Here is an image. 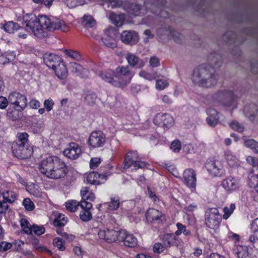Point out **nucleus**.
<instances>
[{
	"label": "nucleus",
	"instance_id": "f257e3e1",
	"mask_svg": "<svg viewBox=\"0 0 258 258\" xmlns=\"http://www.w3.org/2000/svg\"><path fill=\"white\" fill-rule=\"evenodd\" d=\"M208 64L200 65L192 74L194 83L205 88H210L217 84L219 75L215 69L222 66L223 60L219 53L214 52L208 55Z\"/></svg>",
	"mask_w": 258,
	"mask_h": 258
},
{
	"label": "nucleus",
	"instance_id": "f03ea898",
	"mask_svg": "<svg viewBox=\"0 0 258 258\" xmlns=\"http://www.w3.org/2000/svg\"><path fill=\"white\" fill-rule=\"evenodd\" d=\"M24 20L26 27L38 38L47 35L45 30L49 31L60 30L63 32H67L69 30L63 21L56 18H49L44 15H39L37 18L35 15L30 14L25 17Z\"/></svg>",
	"mask_w": 258,
	"mask_h": 258
},
{
	"label": "nucleus",
	"instance_id": "7ed1b4c3",
	"mask_svg": "<svg viewBox=\"0 0 258 258\" xmlns=\"http://www.w3.org/2000/svg\"><path fill=\"white\" fill-rule=\"evenodd\" d=\"M38 168L41 173L54 179L64 177L67 172L65 163L57 156H49L42 160Z\"/></svg>",
	"mask_w": 258,
	"mask_h": 258
},
{
	"label": "nucleus",
	"instance_id": "20e7f679",
	"mask_svg": "<svg viewBox=\"0 0 258 258\" xmlns=\"http://www.w3.org/2000/svg\"><path fill=\"white\" fill-rule=\"evenodd\" d=\"M115 73L114 86L117 88H123L126 87L134 76V73L127 66L117 67L115 70Z\"/></svg>",
	"mask_w": 258,
	"mask_h": 258
},
{
	"label": "nucleus",
	"instance_id": "39448f33",
	"mask_svg": "<svg viewBox=\"0 0 258 258\" xmlns=\"http://www.w3.org/2000/svg\"><path fill=\"white\" fill-rule=\"evenodd\" d=\"M213 99L225 106H231L234 102L235 96L233 92L227 90H220L212 96Z\"/></svg>",
	"mask_w": 258,
	"mask_h": 258
},
{
	"label": "nucleus",
	"instance_id": "423d86ee",
	"mask_svg": "<svg viewBox=\"0 0 258 258\" xmlns=\"http://www.w3.org/2000/svg\"><path fill=\"white\" fill-rule=\"evenodd\" d=\"M221 221L218 210L216 208L209 209L206 212L205 223L211 229L217 228Z\"/></svg>",
	"mask_w": 258,
	"mask_h": 258
},
{
	"label": "nucleus",
	"instance_id": "0eeeda50",
	"mask_svg": "<svg viewBox=\"0 0 258 258\" xmlns=\"http://www.w3.org/2000/svg\"><path fill=\"white\" fill-rule=\"evenodd\" d=\"M138 159L139 156L137 151L128 152L124 161L123 168L127 169L131 166H133L134 169L144 168L146 165V163Z\"/></svg>",
	"mask_w": 258,
	"mask_h": 258
},
{
	"label": "nucleus",
	"instance_id": "6e6552de",
	"mask_svg": "<svg viewBox=\"0 0 258 258\" xmlns=\"http://www.w3.org/2000/svg\"><path fill=\"white\" fill-rule=\"evenodd\" d=\"M12 150L14 156L18 158L24 159L30 157L33 153V149L29 145H20L13 143Z\"/></svg>",
	"mask_w": 258,
	"mask_h": 258
},
{
	"label": "nucleus",
	"instance_id": "1a4fd4ad",
	"mask_svg": "<svg viewBox=\"0 0 258 258\" xmlns=\"http://www.w3.org/2000/svg\"><path fill=\"white\" fill-rule=\"evenodd\" d=\"M8 99L9 103L14 105V108H18V110H23L27 105L26 97L18 92L11 93Z\"/></svg>",
	"mask_w": 258,
	"mask_h": 258
},
{
	"label": "nucleus",
	"instance_id": "9d476101",
	"mask_svg": "<svg viewBox=\"0 0 258 258\" xmlns=\"http://www.w3.org/2000/svg\"><path fill=\"white\" fill-rule=\"evenodd\" d=\"M105 142V136L101 131L92 132L88 141L89 146L93 148L103 147Z\"/></svg>",
	"mask_w": 258,
	"mask_h": 258
},
{
	"label": "nucleus",
	"instance_id": "9b49d317",
	"mask_svg": "<svg viewBox=\"0 0 258 258\" xmlns=\"http://www.w3.org/2000/svg\"><path fill=\"white\" fill-rule=\"evenodd\" d=\"M120 230L103 229L99 231L98 235L100 239H103L108 243H112L116 240L118 241Z\"/></svg>",
	"mask_w": 258,
	"mask_h": 258
},
{
	"label": "nucleus",
	"instance_id": "f8f14e48",
	"mask_svg": "<svg viewBox=\"0 0 258 258\" xmlns=\"http://www.w3.org/2000/svg\"><path fill=\"white\" fill-rule=\"evenodd\" d=\"M118 241L123 242L125 246L130 247H135L138 243L137 238L124 230H120Z\"/></svg>",
	"mask_w": 258,
	"mask_h": 258
},
{
	"label": "nucleus",
	"instance_id": "ddd939ff",
	"mask_svg": "<svg viewBox=\"0 0 258 258\" xmlns=\"http://www.w3.org/2000/svg\"><path fill=\"white\" fill-rule=\"evenodd\" d=\"M184 183L189 187L195 189L196 186L197 178L195 171L191 169H186L183 174Z\"/></svg>",
	"mask_w": 258,
	"mask_h": 258
},
{
	"label": "nucleus",
	"instance_id": "4468645a",
	"mask_svg": "<svg viewBox=\"0 0 258 258\" xmlns=\"http://www.w3.org/2000/svg\"><path fill=\"white\" fill-rule=\"evenodd\" d=\"M222 185L227 192L231 193L239 188L240 183L237 179L228 176L223 180Z\"/></svg>",
	"mask_w": 258,
	"mask_h": 258
},
{
	"label": "nucleus",
	"instance_id": "2eb2a0df",
	"mask_svg": "<svg viewBox=\"0 0 258 258\" xmlns=\"http://www.w3.org/2000/svg\"><path fill=\"white\" fill-rule=\"evenodd\" d=\"M43 59L46 65L52 69L63 62L58 55L53 53H45L43 55Z\"/></svg>",
	"mask_w": 258,
	"mask_h": 258
},
{
	"label": "nucleus",
	"instance_id": "dca6fc26",
	"mask_svg": "<svg viewBox=\"0 0 258 258\" xmlns=\"http://www.w3.org/2000/svg\"><path fill=\"white\" fill-rule=\"evenodd\" d=\"M81 150L79 145L75 143L70 144L63 151V154L68 158L72 160L77 159L80 155Z\"/></svg>",
	"mask_w": 258,
	"mask_h": 258
},
{
	"label": "nucleus",
	"instance_id": "f3484780",
	"mask_svg": "<svg viewBox=\"0 0 258 258\" xmlns=\"http://www.w3.org/2000/svg\"><path fill=\"white\" fill-rule=\"evenodd\" d=\"M120 39L124 43L133 45L138 42L139 36L135 31L124 30L120 35Z\"/></svg>",
	"mask_w": 258,
	"mask_h": 258
},
{
	"label": "nucleus",
	"instance_id": "a211bd4d",
	"mask_svg": "<svg viewBox=\"0 0 258 258\" xmlns=\"http://www.w3.org/2000/svg\"><path fill=\"white\" fill-rule=\"evenodd\" d=\"M220 165L219 162L212 160H208L205 164L208 172L213 176H220L222 173V169Z\"/></svg>",
	"mask_w": 258,
	"mask_h": 258
},
{
	"label": "nucleus",
	"instance_id": "6ab92c4d",
	"mask_svg": "<svg viewBox=\"0 0 258 258\" xmlns=\"http://www.w3.org/2000/svg\"><path fill=\"white\" fill-rule=\"evenodd\" d=\"M125 58L128 65L132 67L141 68L145 65L143 60L140 59L137 56L133 53H127L125 55Z\"/></svg>",
	"mask_w": 258,
	"mask_h": 258
},
{
	"label": "nucleus",
	"instance_id": "aec40b11",
	"mask_svg": "<svg viewBox=\"0 0 258 258\" xmlns=\"http://www.w3.org/2000/svg\"><path fill=\"white\" fill-rule=\"evenodd\" d=\"M177 245L178 240L173 233H166L162 237V248Z\"/></svg>",
	"mask_w": 258,
	"mask_h": 258
},
{
	"label": "nucleus",
	"instance_id": "412c9836",
	"mask_svg": "<svg viewBox=\"0 0 258 258\" xmlns=\"http://www.w3.org/2000/svg\"><path fill=\"white\" fill-rule=\"evenodd\" d=\"M248 184L250 187L255 188L256 194L254 196L255 201H258V167L253 169V174L249 177Z\"/></svg>",
	"mask_w": 258,
	"mask_h": 258
},
{
	"label": "nucleus",
	"instance_id": "4be33fe9",
	"mask_svg": "<svg viewBox=\"0 0 258 258\" xmlns=\"http://www.w3.org/2000/svg\"><path fill=\"white\" fill-rule=\"evenodd\" d=\"M70 69L72 72L75 73L77 75L82 78L87 77L88 76V71L82 67V66L76 62H71L70 63Z\"/></svg>",
	"mask_w": 258,
	"mask_h": 258
},
{
	"label": "nucleus",
	"instance_id": "5701e85b",
	"mask_svg": "<svg viewBox=\"0 0 258 258\" xmlns=\"http://www.w3.org/2000/svg\"><path fill=\"white\" fill-rule=\"evenodd\" d=\"M99 75L103 80L114 86V82L115 81V70H108L105 71L100 72Z\"/></svg>",
	"mask_w": 258,
	"mask_h": 258
},
{
	"label": "nucleus",
	"instance_id": "b1692460",
	"mask_svg": "<svg viewBox=\"0 0 258 258\" xmlns=\"http://www.w3.org/2000/svg\"><path fill=\"white\" fill-rule=\"evenodd\" d=\"M105 178V176L103 174H99L95 172H90L86 177L87 182L91 184H100L102 181L100 179Z\"/></svg>",
	"mask_w": 258,
	"mask_h": 258
},
{
	"label": "nucleus",
	"instance_id": "393cba45",
	"mask_svg": "<svg viewBox=\"0 0 258 258\" xmlns=\"http://www.w3.org/2000/svg\"><path fill=\"white\" fill-rule=\"evenodd\" d=\"M208 112L210 114L206 118V121L209 126L214 127L216 126L219 122L218 112L213 109H209L208 110Z\"/></svg>",
	"mask_w": 258,
	"mask_h": 258
},
{
	"label": "nucleus",
	"instance_id": "a878e982",
	"mask_svg": "<svg viewBox=\"0 0 258 258\" xmlns=\"http://www.w3.org/2000/svg\"><path fill=\"white\" fill-rule=\"evenodd\" d=\"M249 118L251 120L258 121V106L254 104H251L245 107Z\"/></svg>",
	"mask_w": 258,
	"mask_h": 258
},
{
	"label": "nucleus",
	"instance_id": "bb28decb",
	"mask_svg": "<svg viewBox=\"0 0 258 258\" xmlns=\"http://www.w3.org/2000/svg\"><path fill=\"white\" fill-rule=\"evenodd\" d=\"M161 217V213L155 209H149L146 214L147 220L153 223L159 220Z\"/></svg>",
	"mask_w": 258,
	"mask_h": 258
},
{
	"label": "nucleus",
	"instance_id": "cd10ccee",
	"mask_svg": "<svg viewBox=\"0 0 258 258\" xmlns=\"http://www.w3.org/2000/svg\"><path fill=\"white\" fill-rule=\"evenodd\" d=\"M52 70L59 79L64 80L67 78L68 74V70L63 62Z\"/></svg>",
	"mask_w": 258,
	"mask_h": 258
},
{
	"label": "nucleus",
	"instance_id": "c85d7f7f",
	"mask_svg": "<svg viewBox=\"0 0 258 258\" xmlns=\"http://www.w3.org/2000/svg\"><path fill=\"white\" fill-rule=\"evenodd\" d=\"M109 19L114 25L120 27L123 24L125 16L124 14L116 15L114 13H111L109 15Z\"/></svg>",
	"mask_w": 258,
	"mask_h": 258
},
{
	"label": "nucleus",
	"instance_id": "c756f323",
	"mask_svg": "<svg viewBox=\"0 0 258 258\" xmlns=\"http://www.w3.org/2000/svg\"><path fill=\"white\" fill-rule=\"evenodd\" d=\"M1 196L4 201L8 203L12 204L17 199V194L15 192L9 190H6L2 192Z\"/></svg>",
	"mask_w": 258,
	"mask_h": 258
},
{
	"label": "nucleus",
	"instance_id": "7c9ffc66",
	"mask_svg": "<svg viewBox=\"0 0 258 258\" xmlns=\"http://www.w3.org/2000/svg\"><path fill=\"white\" fill-rule=\"evenodd\" d=\"M82 25L86 28H92L96 24L93 17L89 15H85L82 18Z\"/></svg>",
	"mask_w": 258,
	"mask_h": 258
},
{
	"label": "nucleus",
	"instance_id": "2f4dec72",
	"mask_svg": "<svg viewBox=\"0 0 258 258\" xmlns=\"http://www.w3.org/2000/svg\"><path fill=\"white\" fill-rule=\"evenodd\" d=\"M104 206H107V209L109 210H116L120 205V201L118 197H111L110 198V202L104 203L103 205Z\"/></svg>",
	"mask_w": 258,
	"mask_h": 258
},
{
	"label": "nucleus",
	"instance_id": "473e14b6",
	"mask_svg": "<svg viewBox=\"0 0 258 258\" xmlns=\"http://www.w3.org/2000/svg\"><path fill=\"white\" fill-rule=\"evenodd\" d=\"M235 253L238 258H247L249 255L248 248L246 246L238 245Z\"/></svg>",
	"mask_w": 258,
	"mask_h": 258
},
{
	"label": "nucleus",
	"instance_id": "72a5a7b5",
	"mask_svg": "<svg viewBox=\"0 0 258 258\" xmlns=\"http://www.w3.org/2000/svg\"><path fill=\"white\" fill-rule=\"evenodd\" d=\"M22 111L18 110V108H9L7 111V116L13 120H17L22 117Z\"/></svg>",
	"mask_w": 258,
	"mask_h": 258
},
{
	"label": "nucleus",
	"instance_id": "f704fd0d",
	"mask_svg": "<svg viewBox=\"0 0 258 258\" xmlns=\"http://www.w3.org/2000/svg\"><path fill=\"white\" fill-rule=\"evenodd\" d=\"M68 222L67 218L64 215L58 213L56 215V218L53 221V224L57 227L64 226Z\"/></svg>",
	"mask_w": 258,
	"mask_h": 258
},
{
	"label": "nucleus",
	"instance_id": "c9c22d12",
	"mask_svg": "<svg viewBox=\"0 0 258 258\" xmlns=\"http://www.w3.org/2000/svg\"><path fill=\"white\" fill-rule=\"evenodd\" d=\"M162 122L164 127L169 128L173 126L174 120L170 114L165 113L162 114Z\"/></svg>",
	"mask_w": 258,
	"mask_h": 258
},
{
	"label": "nucleus",
	"instance_id": "e433bc0d",
	"mask_svg": "<svg viewBox=\"0 0 258 258\" xmlns=\"http://www.w3.org/2000/svg\"><path fill=\"white\" fill-rule=\"evenodd\" d=\"M28 135L26 133H18L17 135V141L13 143H17V144L20 145H29L28 143Z\"/></svg>",
	"mask_w": 258,
	"mask_h": 258
},
{
	"label": "nucleus",
	"instance_id": "4c0bfd02",
	"mask_svg": "<svg viewBox=\"0 0 258 258\" xmlns=\"http://www.w3.org/2000/svg\"><path fill=\"white\" fill-rule=\"evenodd\" d=\"M20 28V27L17 23L12 21L6 23L4 26L5 31L9 33H13L15 31L19 30Z\"/></svg>",
	"mask_w": 258,
	"mask_h": 258
},
{
	"label": "nucleus",
	"instance_id": "58836bf2",
	"mask_svg": "<svg viewBox=\"0 0 258 258\" xmlns=\"http://www.w3.org/2000/svg\"><path fill=\"white\" fill-rule=\"evenodd\" d=\"M81 195L82 200H89L93 201L95 199V195L94 194L90 191L88 187H83L81 190Z\"/></svg>",
	"mask_w": 258,
	"mask_h": 258
},
{
	"label": "nucleus",
	"instance_id": "ea45409f",
	"mask_svg": "<svg viewBox=\"0 0 258 258\" xmlns=\"http://www.w3.org/2000/svg\"><path fill=\"white\" fill-rule=\"evenodd\" d=\"M79 203L76 200H69L66 203L67 210L71 212H75L79 207Z\"/></svg>",
	"mask_w": 258,
	"mask_h": 258
},
{
	"label": "nucleus",
	"instance_id": "a19ab883",
	"mask_svg": "<svg viewBox=\"0 0 258 258\" xmlns=\"http://www.w3.org/2000/svg\"><path fill=\"white\" fill-rule=\"evenodd\" d=\"M20 225L23 231L27 234H31L32 225L29 223L28 221L23 218L20 221Z\"/></svg>",
	"mask_w": 258,
	"mask_h": 258
},
{
	"label": "nucleus",
	"instance_id": "79ce46f5",
	"mask_svg": "<svg viewBox=\"0 0 258 258\" xmlns=\"http://www.w3.org/2000/svg\"><path fill=\"white\" fill-rule=\"evenodd\" d=\"M226 159L230 166H234L237 163V158L231 152L228 151L225 154Z\"/></svg>",
	"mask_w": 258,
	"mask_h": 258
},
{
	"label": "nucleus",
	"instance_id": "37998d69",
	"mask_svg": "<svg viewBox=\"0 0 258 258\" xmlns=\"http://www.w3.org/2000/svg\"><path fill=\"white\" fill-rule=\"evenodd\" d=\"M244 145L246 147L255 150L258 153V142L253 139H248L244 141Z\"/></svg>",
	"mask_w": 258,
	"mask_h": 258
},
{
	"label": "nucleus",
	"instance_id": "c03bdc74",
	"mask_svg": "<svg viewBox=\"0 0 258 258\" xmlns=\"http://www.w3.org/2000/svg\"><path fill=\"white\" fill-rule=\"evenodd\" d=\"M80 219L85 222L90 221L92 218V214L90 211L88 210H82L80 213Z\"/></svg>",
	"mask_w": 258,
	"mask_h": 258
},
{
	"label": "nucleus",
	"instance_id": "a18cd8bd",
	"mask_svg": "<svg viewBox=\"0 0 258 258\" xmlns=\"http://www.w3.org/2000/svg\"><path fill=\"white\" fill-rule=\"evenodd\" d=\"M85 0H66V4L70 8H74L78 6L83 5Z\"/></svg>",
	"mask_w": 258,
	"mask_h": 258
},
{
	"label": "nucleus",
	"instance_id": "49530a36",
	"mask_svg": "<svg viewBox=\"0 0 258 258\" xmlns=\"http://www.w3.org/2000/svg\"><path fill=\"white\" fill-rule=\"evenodd\" d=\"M31 234L34 233L37 235H40L45 232V228L43 226H38L36 225H32L31 227Z\"/></svg>",
	"mask_w": 258,
	"mask_h": 258
},
{
	"label": "nucleus",
	"instance_id": "de8ad7c7",
	"mask_svg": "<svg viewBox=\"0 0 258 258\" xmlns=\"http://www.w3.org/2000/svg\"><path fill=\"white\" fill-rule=\"evenodd\" d=\"M235 209V205L234 204H231L230 205V208L225 207L223 209V212L224 213L223 217L224 219H227L232 214L233 212Z\"/></svg>",
	"mask_w": 258,
	"mask_h": 258
},
{
	"label": "nucleus",
	"instance_id": "09e8293b",
	"mask_svg": "<svg viewBox=\"0 0 258 258\" xmlns=\"http://www.w3.org/2000/svg\"><path fill=\"white\" fill-rule=\"evenodd\" d=\"M64 52L68 56L77 60H79L81 59V56L79 52L75 50L66 49Z\"/></svg>",
	"mask_w": 258,
	"mask_h": 258
},
{
	"label": "nucleus",
	"instance_id": "8fccbe9b",
	"mask_svg": "<svg viewBox=\"0 0 258 258\" xmlns=\"http://www.w3.org/2000/svg\"><path fill=\"white\" fill-rule=\"evenodd\" d=\"M53 244L60 251H63L65 249L64 242L62 241V239L61 238L56 237L54 238L53 239Z\"/></svg>",
	"mask_w": 258,
	"mask_h": 258
},
{
	"label": "nucleus",
	"instance_id": "3c124183",
	"mask_svg": "<svg viewBox=\"0 0 258 258\" xmlns=\"http://www.w3.org/2000/svg\"><path fill=\"white\" fill-rule=\"evenodd\" d=\"M96 99L97 96L94 93L88 94L85 97L86 102L90 105H94L95 103Z\"/></svg>",
	"mask_w": 258,
	"mask_h": 258
},
{
	"label": "nucleus",
	"instance_id": "603ef678",
	"mask_svg": "<svg viewBox=\"0 0 258 258\" xmlns=\"http://www.w3.org/2000/svg\"><path fill=\"white\" fill-rule=\"evenodd\" d=\"M139 76L148 80H152L156 79V76L155 74H150L144 70L140 71Z\"/></svg>",
	"mask_w": 258,
	"mask_h": 258
},
{
	"label": "nucleus",
	"instance_id": "864d4df0",
	"mask_svg": "<svg viewBox=\"0 0 258 258\" xmlns=\"http://www.w3.org/2000/svg\"><path fill=\"white\" fill-rule=\"evenodd\" d=\"M23 205L28 211H32L34 208V204L30 199H25L23 202Z\"/></svg>",
	"mask_w": 258,
	"mask_h": 258
},
{
	"label": "nucleus",
	"instance_id": "5fc2aeb1",
	"mask_svg": "<svg viewBox=\"0 0 258 258\" xmlns=\"http://www.w3.org/2000/svg\"><path fill=\"white\" fill-rule=\"evenodd\" d=\"M249 240L252 244L253 247H258V233L253 232V234L250 235Z\"/></svg>",
	"mask_w": 258,
	"mask_h": 258
},
{
	"label": "nucleus",
	"instance_id": "6e6d98bb",
	"mask_svg": "<svg viewBox=\"0 0 258 258\" xmlns=\"http://www.w3.org/2000/svg\"><path fill=\"white\" fill-rule=\"evenodd\" d=\"M230 126L233 130L236 131L238 132H242L244 130V127L238 122L233 121L230 124Z\"/></svg>",
	"mask_w": 258,
	"mask_h": 258
},
{
	"label": "nucleus",
	"instance_id": "4d7b16f0",
	"mask_svg": "<svg viewBox=\"0 0 258 258\" xmlns=\"http://www.w3.org/2000/svg\"><path fill=\"white\" fill-rule=\"evenodd\" d=\"M181 148L180 142L179 140H174L171 144L170 148L174 152H178Z\"/></svg>",
	"mask_w": 258,
	"mask_h": 258
},
{
	"label": "nucleus",
	"instance_id": "13d9d810",
	"mask_svg": "<svg viewBox=\"0 0 258 258\" xmlns=\"http://www.w3.org/2000/svg\"><path fill=\"white\" fill-rule=\"evenodd\" d=\"M104 44L107 47L110 48H114L116 46L115 40L111 38L107 37L103 39Z\"/></svg>",
	"mask_w": 258,
	"mask_h": 258
},
{
	"label": "nucleus",
	"instance_id": "bf43d9fd",
	"mask_svg": "<svg viewBox=\"0 0 258 258\" xmlns=\"http://www.w3.org/2000/svg\"><path fill=\"white\" fill-rule=\"evenodd\" d=\"M169 33L176 43H181L180 34L172 29L170 30Z\"/></svg>",
	"mask_w": 258,
	"mask_h": 258
},
{
	"label": "nucleus",
	"instance_id": "052dcab7",
	"mask_svg": "<svg viewBox=\"0 0 258 258\" xmlns=\"http://www.w3.org/2000/svg\"><path fill=\"white\" fill-rule=\"evenodd\" d=\"M54 102L51 98L45 100L44 101V106L46 108V110L49 112L52 110L54 105Z\"/></svg>",
	"mask_w": 258,
	"mask_h": 258
},
{
	"label": "nucleus",
	"instance_id": "680f3d73",
	"mask_svg": "<svg viewBox=\"0 0 258 258\" xmlns=\"http://www.w3.org/2000/svg\"><path fill=\"white\" fill-rule=\"evenodd\" d=\"M147 192L149 197L152 199L155 203H157L159 202V199L156 196L155 192L153 191L150 187H148Z\"/></svg>",
	"mask_w": 258,
	"mask_h": 258
},
{
	"label": "nucleus",
	"instance_id": "e2e57ef3",
	"mask_svg": "<svg viewBox=\"0 0 258 258\" xmlns=\"http://www.w3.org/2000/svg\"><path fill=\"white\" fill-rule=\"evenodd\" d=\"M108 4V7L114 8L120 6L122 2L120 0H103Z\"/></svg>",
	"mask_w": 258,
	"mask_h": 258
},
{
	"label": "nucleus",
	"instance_id": "0e129e2a",
	"mask_svg": "<svg viewBox=\"0 0 258 258\" xmlns=\"http://www.w3.org/2000/svg\"><path fill=\"white\" fill-rule=\"evenodd\" d=\"M101 159L100 158H92L90 161V166L91 169L97 168L100 164Z\"/></svg>",
	"mask_w": 258,
	"mask_h": 258
},
{
	"label": "nucleus",
	"instance_id": "69168bd1",
	"mask_svg": "<svg viewBox=\"0 0 258 258\" xmlns=\"http://www.w3.org/2000/svg\"><path fill=\"white\" fill-rule=\"evenodd\" d=\"M235 37L234 33L232 31L226 32L223 36V39L224 41L228 42L232 40Z\"/></svg>",
	"mask_w": 258,
	"mask_h": 258
},
{
	"label": "nucleus",
	"instance_id": "338daca9",
	"mask_svg": "<svg viewBox=\"0 0 258 258\" xmlns=\"http://www.w3.org/2000/svg\"><path fill=\"white\" fill-rule=\"evenodd\" d=\"M246 161L248 163L253 166V169H252V173L250 175H252L253 174V169L255 167H258L256 165L257 161V159L252 156H248L246 158Z\"/></svg>",
	"mask_w": 258,
	"mask_h": 258
},
{
	"label": "nucleus",
	"instance_id": "774afa93",
	"mask_svg": "<svg viewBox=\"0 0 258 258\" xmlns=\"http://www.w3.org/2000/svg\"><path fill=\"white\" fill-rule=\"evenodd\" d=\"M177 229H180L181 233H183L184 235L188 236L190 234V232L189 230L186 229L185 226L183 225L180 223H177L176 224Z\"/></svg>",
	"mask_w": 258,
	"mask_h": 258
}]
</instances>
